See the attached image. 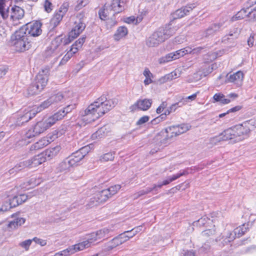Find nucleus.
Wrapping results in <instances>:
<instances>
[{"instance_id": "obj_46", "label": "nucleus", "mask_w": 256, "mask_h": 256, "mask_svg": "<svg viewBox=\"0 0 256 256\" xmlns=\"http://www.w3.org/2000/svg\"><path fill=\"white\" fill-rule=\"evenodd\" d=\"M28 162H30L28 160L21 162L15 166V168L17 169V170L19 172L26 168H30Z\"/></svg>"}, {"instance_id": "obj_15", "label": "nucleus", "mask_w": 256, "mask_h": 256, "mask_svg": "<svg viewBox=\"0 0 256 256\" xmlns=\"http://www.w3.org/2000/svg\"><path fill=\"white\" fill-rule=\"evenodd\" d=\"M194 8V4H190L177 10L172 14V16L174 20H172V21L174 22V20L182 18L184 17V16L188 14L190 12L192 11ZM174 25L176 26L174 22Z\"/></svg>"}, {"instance_id": "obj_13", "label": "nucleus", "mask_w": 256, "mask_h": 256, "mask_svg": "<svg viewBox=\"0 0 256 256\" xmlns=\"http://www.w3.org/2000/svg\"><path fill=\"white\" fill-rule=\"evenodd\" d=\"M68 10V4H64L60 8L50 20V24L56 27L62 20V18Z\"/></svg>"}, {"instance_id": "obj_34", "label": "nucleus", "mask_w": 256, "mask_h": 256, "mask_svg": "<svg viewBox=\"0 0 256 256\" xmlns=\"http://www.w3.org/2000/svg\"><path fill=\"white\" fill-rule=\"evenodd\" d=\"M120 244H122V241L116 236L108 243L106 249L110 250Z\"/></svg>"}, {"instance_id": "obj_42", "label": "nucleus", "mask_w": 256, "mask_h": 256, "mask_svg": "<svg viewBox=\"0 0 256 256\" xmlns=\"http://www.w3.org/2000/svg\"><path fill=\"white\" fill-rule=\"evenodd\" d=\"M142 226H140L134 228L131 230L126 231V232H127V234H129V237L131 238L134 236L135 235H136L138 233L142 231Z\"/></svg>"}, {"instance_id": "obj_28", "label": "nucleus", "mask_w": 256, "mask_h": 256, "mask_svg": "<svg viewBox=\"0 0 256 256\" xmlns=\"http://www.w3.org/2000/svg\"><path fill=\"white\" fill-rule=\"evenodd\" d=\"M62 44V36L56 37L52 41L51 44L47 50V53H53Z\"/></svg>"}, {"instance_id": "obj_16", "label": "nucleus", "mask_w": 256, "mask_h": 256, "mask_svg": "<svg viewBox=\"0 0 256 256\" xmlns=\"http://www.w3.org/2000/svg\"><path fill=\"white\" fill-rule=\"evenodd\" d=\"M152 104V100L151 99L139 100L132 106L130 108L132 111L136 110L137 109L144 111L149 109Z\"/></svg>"}, {"instance_id": "obj_39", "label": "nucleus", "mask_w": 256, "mask_h": 256, "mask_svg": "<svg viewBox=\"0 0 256 256\" xmlns=\"http://www.w3.org/2000/svg\"><path fill=\"white\" fill-rule=\"evenodd\" d=\"M50 99L52 104L58 103L61 102L64 98L63 94L61 92H58L50 96Z\"/></svg>"}, {"instance_id": "obj_56", "label": "nucleus", "mask_w": 256, "mask_h": 256, "mask_svg": "<svg viewBox=\"0 0 256 256\" xmlns=\"http://www.w3.org/2000/svg\"><path fill=\"white\" fill-rule=\"evenodd\" d=\"M191 50V48L187 46L184 48L178 50L179 52V56L182 57L186 55V54H190Z\"/></svg>"}, {"instance_id": "obj_12", "label": "nucleus", "mask_w": 256, "mask_h": 256, "mask_svg": "<svg viewBox=\"0 0 256 256\" xmlns=\"http://www.w3.org/2000/svg\"><path fill=\"white\" fill-rule=\"evenodd\" d=\"M92 240L89 238L88 235H87L82 242L70 246L72 254L90 247L94 244Z\"/></svg>"}, {"instance_id": "obj_50", "label": "nucleus", "mask_w": 256, "mask_h": 256, "mask_svg": "<svg viewBox=\"0 0 256 256\" xmlns=\"http://www.w3.org/2000/svg\"><path fill=\"white\" fill-rule=\"evenodd\" d=\"M72 254V252L69 246L67 248L56 253L54 256H68Z\"/></svg>"}, {"instance_id": "obj_1", "label": "nucleus", "mask_w": 256, "mask_h": 256, "mask_svg": "<svg viewBox=\"0 0 256 256\" xmlns=\"http://www.w3.org/2000/svg\"><path fill=\"white\" fill-rule=\"evenodd\" d=\"M255 121L252 120L244 122L242 124L235 126L224 130L218 136L210 138L212 143L220 141L231 140L234 142L241 141L248 136L250 132V126H254Z\"/></svg>"}, {"instance_id": "obj_22", "label": "nucleus", "mask_w": 256, "mask_h": 256, "mask_svg": "<svg viewBox=\"0 0 256 256\" xmlns=\"http://www.w3.org/2000/svg\"><path fill=\"white\" fill-rule=\"evenodd\" d=\"M222 24H211L206 30L203 32L202 36L208 38L212 36L218 32L222 27Z\"/></svg>"}, {"instance_id": "obj_18", "label": "nucleus", "mask_w": 256, "mask_h": 256, "mask_svg": "<svg viewBox=\"0 0 256 256\" xmlns=\"http://www.w3.org/2000/svg\"><path fill=\"white\" fill-rule=\"evenodd\" d=\"M110 198V192L105 189L96 193L90 200L92 202H96L98 204H100L105 202Z\"/></svg>"}, {"instance_id": "obj_23", "label": "nucleus", "mask_w": 256, "mask_h": 256, "mask_svg": "<svg viewBox=\"0 0 256 256\" xmlns=\"http://www.w3.org/2000/svg\"><path fill=\"white\" fill-rule=\"evenodd\" d=\"M18 214L17 213H15L12 215V217L14 218V219L13 220L10 222L8 224V227L11 229L18 228L23 224L26 222L24 218L17 216Z\"/></svg>"}, {"instance_id": "obj_37", "label": "nucleus", "mask_w": 256, "mask_h": 256, "mask_svg": "<svg viewBox=\"0 0 256 256\" xmlns=\"http://www.w3.org/2000/svg\"><path fill=\"white\" fill-rule=\"evenodd\" d=\"M51 104H52V102L50 98H48L46 100L43 102L38 106L34 108L35 110L36 111V114H38L45 108H48Z\"/></svg>"}, {"instance_id": "obj_29", "label": "nucleus", "mask_w": 256, "mask_h": 256, "mask_svg": "<svg viewBox=\"0 0 256 256\" xmlns=\"http://www.w3.org/2000/svg\"><path fill=\"white\" fill-rule=\"evenodd\" d=\"M69 160L70 164L74 166L78 164L83 159V156L80 155V152L77 151L72 153L70 156L67 158Z\"/></svg>"}, {"instance_id": "obj_9", "label": "nucleus", "mask_w": 256, "mask_h": 256, "mask_svg": "<svg viewBox=\"0 0 256 256\" xmlns=\"http://www.w3.org/2000/svg\"><path fill=\"white\" fill-rule=\"evenodd\" d=\"M62 134V133L60 132H58L56 130L54 131L52 135V137H50V140H48V138H44L32 145L30 148V150H36L43 148L50 144V142L53 141L55 138L60 136Z\"/></svg>"}, {"instance_id": "obj_43", "label": "nucleus", "mask_w": 256, "mask_h": 256, "mask_svg": "<svg viewBox=\"0 0 256 256\" xmlns=\"http://www.w3.org/2000/svg\"><path fill=\"white\" fill-rule=\"evenodd\" d=\"M172 60H174V57H172V53L170 52L160 58L158 62L160 64H163Z\"/></svg>"}, {"instance_id": "obj_21", "label": "nucleus", "mask_w": 256, "mask_h": 256, "mask_svg": "<svg viewBox=\"0 0 256 256\" xmlns=\"http://www.w3.org/2000/svg\"><path fill=\"white\" fill-rule=\"evenodd\" d=\"M244 78V74L241 71H238L232 74H230L228 78V82H233L240 86L242 85Z\"/></svg>"}, {"instance_id": "obj_30", "label": "nucleus", "mask_w": 256, "mask_h": 256, "mask_svg": "<svg viewBox=\"0 0 256 256\" xmlns=\"http://www.w3.org/2000/svg\"><path fill=\"white\" fill-rule=\"evenodd\" d=\"M108 229L104 228L97 231L96 232H92L90 234H88L89 238H92V242L94 243L98 239H100L104 236L106 233H108Z\"/></svg>"}, {"instance_id": "obj_8", "label": "nucleus", "mask_w": 256, "mask_h": 256, "mask_svg": "<svg viewBox=\"0 0 256 256\" xmlns=\"http://www.w3.org/2000/svg\"><path fill=\"white\" fill-rule=\"evenodd\" d=\"M84 14L82 13H80L78 14L76 20L74 24V26L70 32V36L72 38H77L85 29L86 24L84 22Z\"/></svg>"}, {"instance_id": "obj_38", "label": "nucleus", "mask_w": 256, "mask_h": 256, "mask_svg": "<svg viewBox=\"0 0 256 256\" xmlns=\"http://www.w3.org/2000/svg\"><path fill=\"white\" fill-rule=\"evenodd\" d=\"M10 8H5V6H0V14L3 20H6L10 16Z\"/></svg>"}, {"instance_id": "obj_17", "label": "nucleus", "mask_w": 256, "mask_h": 256, "mask_svg": "<svg viewBox=\"0 0 256 256\" xmlns=\"http://www.w3.org/2000/svg\"><path fill=\"white\" fill-rule=\"evenodd\" d=\"M36 114V111L35 108H32L26 112L23 115H22L18 118L16 121V124L20 126L24 123L27 122L32 118L35 116Z\"/></svg>"}, {"instance_id": "obj_25", "label": "nucleus", "mask_w": 256, "mask_h": 256, "mask_svg": "<svg viewBox=\"0 0 256 256\" xmlns=\"http://www.w3.org/2000/svg\"><path fill=\"white\" fill-rule=\"evenodd\" d=\"M43 155L44 154H40L34 156L30 160H28V161L30 162H28L30 164L29 167H36L38 166L45 162L46 161V158L44 157Z\"/></svg>"}, {"instance_id": "obj_11", "label": "nucleus", "mask_w": 256, "mask_h": 256, "mask_svg": "<svg viewBox=\"0 0 256 256\" xmlns=\"http://www.w3.org/2000/svg\"><path fill=\"white\" fill-rule=\"evenodd\" d=\"M172 140L170 135L166 128L162 130L154 137V140L156 144L160 146L166 145Z\"/></svg>"}, {"instance_id": "obj_54", "label": "nucleus", "mask_w": 256, "mask_h": 256, "mask_svg": "<svg viewBox=\"0 0 256 256\" xmlns=\"http://www.w3.org/2000/svg\"><path fill=\"white\" fill-rule=\"evenodd\" d=\"M72 56L70 52H67V53L64 56L62 60H60L59 65H64L66 64Z\"/></svg>"}, {"instance_id": "obj_10", "label": "nucleus", "mask_w": 256, "mask_h": 256, "mask_svg": "<svg viewBox=\"0 0 256 256\" xmlns=\"http://www.w3.org/2000/svg\"><path fill=\"white\" fill-rule=\"evenodd\" d=\"M256 4V0H248L244 4L246 8H242L234 16H233L231 20L234 22L238 20H240L248 17L250 18L249 11L248 10L250 8L253 7Z\"/></svg>"}, {"instance_id": "obj_59", "label": "nucleus", "mask_w": 256, "mask_h": 256, "mask_svg": "<svg viewBox=\"0 0 256 256\" xmlns=\"http://www.w3.org/2000/svg\"><path fill=\"white\" fill-rule=\"evenodd\" d=\"M32 241V240H27L20 243V245L26 250H28Z\"/></svg>"}, {"instance_id": "obj_47", "label": "nucleus", "mask_w": 256, "mask_h": 256, "mask_svg": "<svg viewBox=\"0 0 256 256\" xmlns=\"http://www.w3.org/2000/svg\"><path fill=\"white\" fill-rule=\"evenodd\" d=\"M186 100H184V99H182L181 100L179 101L178 102L175 103L173 104H172L170 108V111H171L172 112H174L177 108L179 107H182V106L186 104Z\"/></svg>"}, {"instance_id": "obj_61", "label": "nucleus", "mask_w": 256, "mask_h": 256, "mask_svg": "<svg viewBox=\"0 0 256 256\" xmlns=\"http://www.w3.org/2000/svg\"><path fill=\"white\" fill-rule=\"evenodd\" d=\"M250 20L252 21L256 20V6L249 11Z\"/></svg>"}, {"instance_id": "obj_36", "label": "nucleus", "mask_w": 256, "mask_h": 256, "mask_svg": "<svg viewBox=\"0 0 256 256\" xmlns=\"http://www.w3.org/2000/svg\"><path fill=\"white\" fill-rule=\"evenodd\" d=\"M186 174L185 172H182L178 173L176 174H174L172 176L168 177L166 180H164L162 182V184L164 186L167 185L169 184L170 182L176 180V179L178 178L180 176H184Z\"/></svg>"}, {"instance_id": "obj_20", "label": "nucleus", "mask_w": 256, "mask_h": 256, "mask_svg": "<svg viewBox=\"0 0 256 256\" xmlns=\"http://www.w3.org/2000/svg\"><path fill=\"white\" fill-rule=\"evenodd\" d=\"M28 199V196L22 194L14 196L12 198H9V204L12 208L17 206L25 202Z\"/></svg>"}, {"instance_id": "obj_58", "label": "nucleus", "mask_w": 256, "mask_h": 256, "mask_svg": "<svg viewBox=\"0 0 256 256\" xmlns=\"http://www.w3.org/2000/svg\"><path fill=\"white\" fill-rule=\"evenodd\" d=\"M9 204V201H6L0 208V212H6L12 208V206Z\"/></svg>"}, {"instance_id": "obj_57", "label": "nucleus", "mask_w": 256, "mask_h": 256, "mask_svg": "<svg viewBox=\"0 0 256 256\" xmlns=\"http://www.w3.org/2000/svg\"><path fill=\"white\" fill-rule=\"evenodd\" d=\"M150 120V116H144L141 117L136 122V125L140 126L148 122Z\"/></svg>"}, {"instance_id": "obj_48", "label": "nucleus", "mask_w": 256, "mask_h": 256, "mask_svg": "<svg viewBox=\"0 0 256 256\" xmlns=\"http://www.w3.org/2000/svg\"><path fill=\"white\" fill-rule=\"evenodd\" d=\"M121 186L119 184L114 185V186H112L109 188L106 189V190H108L110 192V196L111 197L114 194H116L117 192L120 188Z\"/></svg>"}, {"instance_id": "obj_40", "label": "nucleus", "mask_w": 256, "mask_h": 256, "mask_svg": "<svg viewBox=\"0 0 256 256\" xmlns=\"http://www.w3.org/2000/svg\"><path fill=\"white\" fill-rule=\"evenodd\" d=\"M210 220V219L208 217L204 216L202 217L198 220L195 221L193 222V225L194 226H204L205 224L208 222V221Z\"/></svg>"}, {"instance_id": "obj_35", "label": "nucleus", "mask_w": 256, "mask_h": 256, "mask_svg": "<svg viewBox=\"0 0 256 256\" xmlns=\"http://www.w3.org/2000/svg\"><path fill=\"white\" fill-rule=\"evenodd\" d=\"M171 138L172 139L174 136L180 135L179 134V128L178 125L172 126L166 128Z\"/></svg>"}, {"instance_id": "obj_63", "label": "nucleus", "mask_w": 256, "mask_h": 256, "mask_svg": "<svg viewBox=\"0 0 256 256\" xmlns=\"http://www.w3.org/2000/svg\"><path fill=\"white\" fill-rule=\"evenodd\" d=\"M44 7L45 10L48 12H50L52 10V4L48 0H46Z\"/></svg>"}, {"instance_id": "obj_26", "label": "nucleus", "mask_w": 256, "mask_h": 256, "mask_svg": "<svg viewBox=\"0 0 256 256\" xmlns=\"http://www.w3.org/2000/svg\"><path fill=\"white\" fill-rule=\"evenodd\" d=\"M65 116L64 110H60L54 114L47 118L48 123L52 126L56 122L62 120Z\"/></svg>"}, {"instance_id": "obj_64", "label": "nucleus", "mask_w": 256, "mask_h": 256, "mask_svg": "<svg viewBox=\"0 0 256 256\" xmlns=\"http://www.w3.org/2000/svg\"><path fill=\"white\" fill-rule=\"evenodd\" d=\"M170 76L168 74H166L164 76H162V78H160L159 79L158 82H160V84L165 83L168 81L172 80L171 79H170Z\"/></svg>"}, {"instance_id": "obj_4", "label": "nucleus", "mask_w": 256, "mask_h": 256, "mask_svg": "<svg viewBox=\"0 0 256 256\" xmlns=\"http://www.w3.org/2000/svg\"><path fill=\"white\" fill-rule=\"evenodd\" d=\"M48 75L49 69L48 68L40 71L28 89V95L37 94L40 92L47 84Z\"/></svg>"}, {"instance_id": "obj_53", "label": "nucleus", "mask_w": 256, "mask_h": 256, "mask_svg": "<svg viewBox=\"0 0 256 256\" xmlns=\"http://www.w3.org/2000/svg\"><path fill=\"white\" fill-rule=\"evenodd\" d=\"M129 234L126 232L120 234L117 237L118 238L120 241H122V244L129 240Z\"/></svg>"}, {"instance_id": "obj_19", "label": "nucleus", "mask_w": 256, "mask_h": 256, "mask_svg": "<svg viewBox=\"0 0 256 256\" xmlns=\"http://www.w3.org/2000/svg\"><path fill=\"white\" fill-rule=\"evenodd\" d=\"M24 15V10L20 7L14 6L11 8L10 20L12 21L21 20Z\"/></svg>"}, {"instance_id": "obj_14", "label": "nucleus", "mask_w": 256, "mask_h": 256, "mask_svg": "<svg viewBox=\"0 0 256 256\" xmlns=\"http://www.w3.org/2000/svg\"><path fill=\"white\" fill-rule=\"evenodd\" d=\"M126 0H112L110 5H108L110 12L114 16L122 12L124 10V6Z\"/></svg>"}, {"instance_id": "obj_27", "label": "nucleus", "mask_w": 256, "mask_h": 256, "mask_svg": "<svg viewBox=\"0 0 256 256\" xmlns=\"http://www.w3.org/2000/svg\"><path fill=\"white\" fill-rule=\"evenodd\" d=\"M86 38V36H82L78 40L75 42L72 46L70 50L68 52H70L72 56L76 53L78 50L82 48L83 44L85 42Z\"/></svg>"}, {"instance_id": "obj_45", "label": "nucleus", "mask_w": 256, "mask_h": 256, "mask_svg": "<svg viewBox=\"0 0 256 256\" xmlns=\"http://www.w3.org/2000/svg\"><path fill=\"white\" fill-rule=\"evenodd\" d=\"M114 154L112 152L105 154L103 156H101L100 160L103 162L112 160L114 158Z\"/></svg>"}, {"instance_id": "obj_32", "label": "nucleus", "mask_w": 256, "mask_h": 256, "mask_svg": "<svg viewBox=\"0 0 256 256\" xmlns=\"http://www.w3.org/2000/svg\"><path fill=\"white\" fill-rule=\"evenodd\" d=\"M72 166H73L72 164H70L69 160L66 158L59 164L58 168L60 172H66L69 171Z\"/></svg>"}, {"instance_id": "obj_3", "label": "nucleus", "mask_w": 256, "mask_h": 256, "mask_svg": "<svg viewBox=\"0 0 256 256\" xmlns=\"http://www.w3.org/2000/svg\"><path fill=\"white\" fill-rule=\"evenodd\" d=\"M178 27L174 25V21H170L164 26L159 28L146 40V45L148 47H156L174 35Z\"/></svg>"}, {"instance_id": "obj_2", "label": "nucleus", "mask_w": 256, "mask_h": 256, "mask_svg": "<svg viewBox=\"0 0 256 256\" xmlns=\"http://www.w3.org/2000/svg\"><path fill=\"white\" fill-rule=\"evenodd\" d=\"M118 102L117 98L108 100L106 96L103 94L82 112L81 115L89 118L90 122L94 121L111 110Z\"/></svg>"}, {"instance_id": "obj_33", "label": "nucleus", "mask_w": 256, "mask_h": 256, "mask_svg": "<svg viewBox=\"0 0 256 256\" xmlns=\"http://www.w3.org/2000/svg\"><path fill=\"white\" fill-rule=\"evenodd\" d=\"M110 12H110V9L109 8L108 6L105 4L104 8L100 10L98 12L100 18L102 20H106L107 17L110 14Z\"/></svg>"}, {"instance_id": "obj_7", "label": "nucleus", "mask_w": 256, "mask_h": 256, "mask_svg": "<svg viewBox=\"0 0 256 256\" xmlns=\"http://www.w3.org/2000/svg\"><path fill=\"white\" fill-rule=\"evenodd\" d=\"M50 126H51L48 123L47 119L45 120L38 122L33 128L30 129L26 132V136L28 138L36 136L42 133Z\"/></svg>"}, {"instance_id": "obj_5", "label": "nucleus", "mask_w": 256, "mask_h": 256, "mask_svg": "<svg viewBox=\"0 0 256 256\" xmlns=\"http://www.w3.org/2000/svg\"><path fill=\"white\" fill-rule=\"evenodd\" d=\"M14 37L13 44L18 52H24L32 46L35 48L37 46L36 42H32L28 36L20 30L15 32Z\"/></svg>"}, {"instance_id": "obj_51", "label": "nucleus", "mask_w": 256, "mask_h": 256, "mask_svg": "<svg viewBox=\"0 0 256 256\" xmlns=\"http://www.w3.org/2000/svg\"><path fill=\"white\" fill-rule=\"evenodd\" d=\"M88 2V0H78V4L75 7V10H79L82 8L87 5Z\"/></svg>"}, {"instance_id": "obj_62", "label": "nucleus", "mask_w": 256, "mask_h": 256, "mask_svg": "<svg viewBox=\"0 0 256 256\" xmlns=\"http://www.w3.org/2000/svg\"><path fill=\"white\" fill-rule=\"evenodd\" d=\"M205 48L204 46H199L194 49L191 48V50L190 54H198L202 52V50H204Z\"/></svg>"}, {"instance_id": "obj_55", "label": "nucleus", "mask_w": 256, "mask_h": 256, "mask_svg": "<svg viewBox=\"0 0 256 256\" xmlns=\"http://www.w3.org/2000/svg\"><path fill=\"white\" fill-rule=\"evenodd\" d=\"M90 146H84L82 148H80V150H77L78 152H80V155H82L83 156V158L84 157L86 156V154L88 152L90 151Z\"/></svg>"}, {"instance_id": "obj_52", "label": "nucleus", "mask_w": 256, "mask_h": 256, "mask_svg": "<svg viewBox=\"0 0 256 256\" xmlns=\"http://www.w3.org/2000/svg\"><path fill=\"white\" fill-rule=\"evenodd\" d=\"M216 230L214 228H212L209 230H206L202 232V235L204 237H208L213 236L215 234Z\"/></svg>"}, {"instance_id": "obj_31", "label": "nucleus", "mask_w": 256, "mask_h": 256, "mask_svg": "<svg viewBox=\"0 0 256 256\" xmlns=\"http://www.w3.org/2000/svg\"><path fill=\"white\" fill-rule=\"evenodd\" d=\"M128 32V29L126 26H120L117 29L116 32L114 36V39L118 41L127 35Z\"/></svg>"}, {"instance_id": "obj_41", "label": "nucleus", "mask_w": 256, "mask_h": 256, "mask_svg": "<svg viewBox=\"0 0 256 256\" xmlns=\"http://www.w3.org/2000/svg\"><path fill=\"white\" fill-rule=\"evenodd\" d=\"M152 192V188H150V187L146 188L140 190L138 191V192H137L136 193L134 194V198H138L139 197H140L142 196L145 195V194H147L151 192Z\"/></svg>"}, {"instance_id": "obj_44", "label": "nucleus", "mask_w": 256, "mask_h": 256, "mask_svg": "<svg viewBox=\"0 0 256 256\" xmlns=\"http://www.w3.org/2000/svg\"><path fill=\"white\" fill-rule=\"evenodd\" d=\"M178 126L179 128L178 132L180 134L186 132L191 128V126L188 124H178Z\"/></svg>"}, {"instance_id": "obj_60", "label": "nucleus", "mask_w": 256, "mask_h": 256, "mask_svg": "<svg viewBox=\"0 0 256 256\" xmlns=\"http://www.w3.org/2000/svg\"><path fill=\"white\" fill-rule=\"evenodd\" d=\"M75 38H72V37L70 36V32L68 33V36H62V44L64 46L69 44L72 40H73Z\"/></svg>"}, {"instance_id": "obj_49", "label": "nucleus", "mask_w": 256, "mask_h": 256, "mask_svg": "<svg viewBox=\"0 0 256 256\" xmlns=\"http://www.w3.org/2000/svg\"><path fill=\"white\" fill-rule=\"evenodd\" d=\"M117 21L116 20L114 16H112L110 19L106 20V26L108 29L112 28L113 26L116 25Z\"/></svg>"}, {"instance_id": "obj_6", "label": "nucleus", "mask_w": 256, "mask_h": 256, "mask_svg": "<svg viewBox=\"0 0 256 256\" xmlns=\"http://www.w3.org/2000/svg\"><path fill=\"white\" fill-rule=\"evenodd\" d=\"M41 27V22L36 21L26 24L23 26L20 30L22 31V32L28 36L32 40V38L38 36L41 34L42 32Z\"/></svg>"}, {"instance_id": "obj_24", "label": "nucleus", "mask_w": 256, "mask_h": 256, "mask_svg": "<svg viewBox=\"0 0 256 256\" xmlns=\"http://www.w3.org/2000/svg\"><path fill=\"white\" fill-rule=\"evenodd\" d=\"M60 149L61 148L60 146H56L54 148L46 150L44 152L41 154H44L43 156L46 158V160H50L56 156Z\"/></svg>"}]
</instances>
